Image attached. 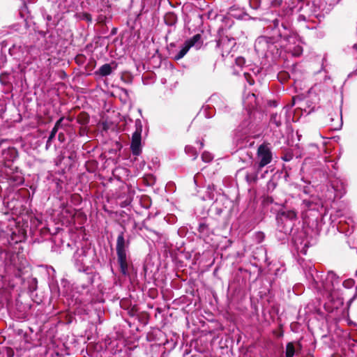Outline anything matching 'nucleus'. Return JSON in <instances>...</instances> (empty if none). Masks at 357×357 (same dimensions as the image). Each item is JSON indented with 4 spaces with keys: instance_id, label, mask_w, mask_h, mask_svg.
I'll return each mask as SVG.
<instances>
[{
    "instance_id": "obj_3",
    "label": "nucleus",
    "mask_w": 357,
    "mask_h": 357,
    "mask_svg": "<svg viewBox=\"0 0 357 357\" xmlns=\"http://www.w3.org/2000/svg\"><path fill=\"white\" fill-rule=\"evenodd\" d=\"M202 44V35L199 33L194 35L192 38L185 41L182 49L175 55L174 60L182 59L193 46H196L197 49H199Z\"/></svg>"
},
{
    "instance_id": "obj_37",
    "label": "nucleus",
    "mask_w": 357,
    "mask_h": 357,
    "mask_svg": "<svg viewBox=\"0 0 357 357\" xmlns=\"http://www.w3.org/2000/svg\"><path fill=\"white\" fill-rule=\"evenodd\" d=\"M88 165H89V163H87V164H86V169H87V170H88L89 172H93V170H91V169H91V167H89V166H88Z\"/></svg>"
},
{
    "instance_id": "obj_12",
    "label": "nucleus",
    "mask_w": 357,
    "mask_h": 357,
    "mask_svg": "<svg viewBox=\"0 0 357 357\" xmlns=\"http://www.w3.org/2000/svg\"><path fill=\"white\" fill-rule=\"evenodd\" d=\"M270 123L275 124L276 127L279 128L282 126L281 117L277 113H273L271 115Z\"/></svg>"
},
{
    "instance_id": "obj_10",
    "label": "nucleus",
    "mask_w": 357,
    "mask_h": 357,
    "mask_svg": "<svg viewBox=\"0 0 357 357\" xmlns=\"http://www.w3.org/2000/svg\"><path fill=\"white\" fill-rule=\"evenodd\" d=\"M198 232L199 237L205 240L210 233L208 225L205 223H200L198 227Z\"/></svg>"
},
{
    "instance_id": "obj_1",
    "label": "nucleus",
    "mask_w": 357,
    "mask_h": 357,
    "mask_svg": "<svg viewBox=\"0 0 357 357\" xmlns=\"http://www.w3.org/2000/svg\"><path fill=\"white\" fill-rule=\"evenodd\" d=\"M130 243L129 240L125 239L124 232H120L116 238V251L119 271L123 275H129V265L131 262L128 252Z\"/></svg>"
},
{
    "instance_id": "obj_38",
    "label": "nucleus",
    "mask_w": 357,
    "mask_h": 357,
    "mask_svg": "<svg viewBox=\"0 0 357 357\" xmlns=\"http://www.w3.org/2000/svg\"><path fill=\"white\" fill-rule=\"evenodd\" d=\"M88 165H89V163H87V164H86V169H87V170H88L89 172H93V170H91V169H91V167H89V166H88Z\"/></svg>"
},
{
    "instance_id": "obj_18",
    "label": "nucleus",
    "mask_w": 357,
    "mask_h": 357,
    "mask_svg": "<svg viewBox=\"0 0 357 357\" xmlns=\"http://www.w3.org/2000/svg\"><path fill=\"white\" fill-rule=\"evenodd\" d=\"M293 153L290 151H287L281 156V159L285 162H289L293 159Z\"/></svg>"
},
{
    "instance_id": "obj_24",
    "label": "nucleus",
    "mask_w": 357,
    "mask_h": 357,
    "mask_svg": "<svg viewBox=\"0 0 357 357\" xmlns=\"http://www.w3.org/2000/svg\"><path fill=\"white\" fill-rule=\"evenodd\" d=\"M64 117H61L59 120L56 121L55 123L53 128H56V130L58 131L59 128L61 126V123L63 121Z\"/></svg>"
},
{
    "instance_id": "obj_31",
    "label": "nucleus",
    "mask_w": 357,
    "mask_h": 357,
    "mask_svg": "<svg viewBox=\"0 0 357 357\" xmlns=\"http://www.w3.org/2000/svg\"><path fill=\"white\" fill-rule=\"evenodd\" d=\"M84 19L86 20L87 21H89V22L91 21V20H92L91 15L89 13H84Z\"/></svg>"
},
{
    "instance_id": "obj_27",
    "label": "nucleus",
    "mask_w": 357,
    "mask_h": 357,
    "mask_svg": "<svg viewBox=\"0 0 357 357\" xmlns=\"http://www.w3.org/2000/svg\"><path fill=\"white\" fill-rule=\"evenodd\" d=\"M137 307L135 306H133L131 309L129 310L128 314L131 317H134V316H137Z\"/></svg>"
},
{
    "instance_id": "obj_15",
    "label": "nucleus",
    "mask_w": 357,
    "mask_h": 357,
    "mask_svg": "<svg viewBox=\"0 0 357 357\" xmlns=\"http://www.w3.org/2000/svg\"><path fill=\"white\" fill-rule=\"evenodd\" d=\"M57 132L58 131L56 130V128H52V130H51L50 136L46 142V149H48L49 147L50 146L51 142L54 139Z\"/></svg>"
},
{
    "instance_id": "obj_22",
    "label": "nucleus",
    "mask_w": 357,
    "mask_h": 357,
    "mask_svg": "<svg viewBox=\"0 0 357 357\" xmlns=\"http://www.w3.org/2000/svg\"><path fill=\"white\" fill-rule=\"evenodd\" d=\"M88 131H89V129L87 128V126H81L79 129L78 134L80 137H82V136H84L85 135H86Z\"/></svg>"
},
{
    "instance_id": "obj_20",
    "label": "nucleus",
    "mask_w": 357,
    "mask_h": 357,
    "mask_svg": "<svg viewBox=\"0 0 357 357\" xmlns=\"http://www.w3.org/2000/svg\"><path fill=\"white\" fill-rule=\"evenodd\" d=\"M75 61L78 65H82L86 61V56L84 54H78L75 56Z\"/></svg>"
},
{
    "instance_id": "obj_7",
    "label": "nucleus",
    "mask_w": 357,
    "mask_h": 357,
    "mask_svg": "<svg viewBox=\"0 0 357 357\" xmlns=\"http://www.w3.org/2000/svg\"><path fill=\"white\" fill-rule=\"evenodd\" d=\"M261 169L253 167L250 169H241L239 172L244 174L245 179L249 185L256 184L258 181V174Z\"/></svg>"
},
{
    "instance_id": "obj_23",
    "label": "nucleus",
    "mask_w": 357,
    "mask_h": 357,
    "mask_svg": "<svg viewBox=\"0 0 357 357\" xmlns=\"http://www.w3.org/2000/svg\"><path fill=\"white\" fill-rule=\"evenodd\" d=\"M303 204L309 209L312 208V205L314 204V202L308 200V199H304L303 201Z\"/></svg>"
},
{
    "instance_id": "obj_2",
    "label": "nucleus",
    "mask_w": 357,
    "mask_h": 357,
    "mask_svg": "<svg viewBox=\"0 0 357 357\" xmlns=\"http://www.w3.org/2000/svg\"><path fill=\"white\" fill-rule=\"evenodd\" d=\"M135 130L132 135L130 150L133 155L138 156L142 153V123L140 119L135 121Z\"/></svg>"
},
{
    "instance_id": "obj_5",
    "label": "nucleus",
    "mask_w": 357,
    "mask_h": 357,
    "mask_svg": "<svg viewBox=\"0 0 357 357\" xmlns=\"http://www.w3.org/2000/svg\"><path fill=\"white\" fill-rule=\"evenodd\" d=\"M257 155L260 159L258 165L259 169H261L267 165L272 160V152L270 148L265 144H262L258 147Z\"/></svg>"
},
{
    "instance_id": "obj_13",
    "label": "nucleus",
    "mask_w": 357,
    "mask_h": 357,
    "mask_svg": "<svg viewBox=\"0 0 357 357\" xmlns=\"http://www.w3.org/2000/svg\"><path fill=\"white\" fill-rule=\"evenodd\" d=\"M295 354V347L294 343L290 342L286 345L285 356L293 357Z\"/></svg>"
},
{
    "instance_id": "obj_4",
    "label": "nucleus",
    "mask_w": 357,
    "mask_h": 357,
    "mask_svg": "<svg viewBox=\"0 0 357 357\" xmlns=\"http://www.w3.org/2000/svg\"><path fill=\"white\" fill-rule=\"evenodd\" d=\"M202 44V35L199 33L194 35L192 38L185 41L182 49L175 55L174 60L182 59L193 46H196L197 49H199Z\"/></svg>"
},
{
    "instance_id": "obj_45",
    "label": "nucleus",
    "mask_w": 357,
    "mask_h": 357,
    "mask_svg": "<svg viewBox=\"0 0 357 357\" xmlns=\"http://www.w3.org/2000/svg\"><path fill=\"white\" fill-rule=\"evenodd\" d=\"M203 145H204V144H203V143H202V142H201V143H200V146H203Z\"/></svg>"
},
{
    "instance_id": "obj_32",
    "label": "nucleus",
    "mask_w": 357,
    "mask_h": 357,
    "mask_svg": "<svg viewBox=\"0 0 357 357\" xmlns=\"http://www.w3.org/2000/svg\"><path fill=\"white\" fill-rule=\"evenodd\" d=\"M273 26L275 28L278 27V25H279V20L278 19H275L273 21Z\"/></svg>"
},
{
    "instance_id": "obj_40",
    "label": "nucleus",
    "mask_w": 357,
    "mask_h": 357,
    "mask_svg": "<svg viewBox=\"0 0 357 357\" xmlns=\"http://www.w3.org/2000/svg\"><path fill=\"white\" fill-rule=\"evenodd\" d=\"M47 20H49V21H50V20H52V17H51V16H50V15H48V16H47Z\"/></svg>"
},
{
    "instance_id": "obj_39",
    "label": "nucleus",
    "mask_w": 357,
    "mask_h": 357,
    "mask_svg": "<svg viewBox=\"0 0 357 357\" xmlns=\"http://www.w3.org/2000/svg\"><path fill=\"white\" fill-rule=\"evenodd\" d=\"M282 335H283V332L282 331L278 333V337H282Z\"/></svg>"
},
{
    "instance_id": "obj_17",
    "label": "nucleus",
    "mask_w": 357,
    "mask_h": 357,
    "mask_svg": "<svg viewBox=\"0 0 357 357\" xmlns=\"http://www.w3.org/2000/svg\"><path fill=\"white\" fill-rule=\"evenodd\" d=\"M62 206L64 208V213L69 215L73 218H74L75 216L77 215V211L74 208H73L71 207H70V208L66 207V205L64 203L62 204Z\"/></svg>"
},
{
    "instance_id": "obj_41",
    "label": "nucleus",
    "mask_w": 357,
    "mask_h": 357,
    "mask_svg": "<svg viewBox=\"0 0 357 357\" xmlns=\"http://www.w3.org/2000/svg\"><path fill=\"white\" fill-rule=\"evenodd\" d=\"M122 91H123L125 92V93H128V90L127 89H123Z\"/></svg>"
},
{
    "instance_id": "obj_8",
    "label": "nucleus",
    "mask_w": 357,
    "mask_h": 357,
    "mask_svg": "<svg viewBox=\"0 0 357 357\" xmlns=\"http://www.w3.org/2000/svg\"><path fill=\"white\" fill-rule=\"evenodd\" d=\"M80 126H87L90 121V116L86 112H81L76 118Z\"/></svg>"
},
{
    "instance_id": "obj_28",
    "label": "nucleus",
    "mask_w": 357,
    "mask_h": 357,
    "mask_svg": "<svg viewBox=\"0 0 357 357\" xmlns=\"http://www.w3.org/2000/svg\"><path fill=\"white\" fill-rule=\"evenodd\" d=\"M15 352L11 347L6 348V356L7 357H13Z\"/></svg>"
},
{
    "instance_id": "obj_34",
    "label": "nucleus",
    "mask_w": 357,
    "mask_h": 357,
    "mask_svg": "<svg viewBox=\"0 0 357 357\" xmlns=\"http://www.w3.org/2000/svg\"><path fill=\"white\" fill-rule=\"evenodd\" d=\"M9 151L12 152V153H15V156L17 155V151L15 148H12L9 150Z\"/></svg>"
},
{
    "instance_id": "obj_29",
    "label": "nucleus",
    "mask_w": 357,
    "mask_h": 357,
    "mask_svg": "<svg viewBox=\"0 0 357 357\" xmlns=\"http://www.w3.org/2000/svg\"><path fill=\"white\" fill-rule=\"evenodd\" d=\"M236 63L238 66H242L245 63L244 58L239 56L236 59Z\"/></svg>"
},
{
    "instance_id": "obj_6",
    "label": "nucleus",
    "mask_w": 357,
    "mask_h": 357,
    "mask_svg": "<svg viewBox=\"0 0 357 357\" xmlns=\"http://www.w3.org/2000/svg\"><path fill=\"white\" fill-rule=\"evenodd\" d=\"M236 45L234 38H229L228 36H221L217 41V47L222 50V55L229 54L230 50Z\"/></svg>"
},
{
    "instance_id": "obj_11",
    "label": "nucleus",
    "mask_w": 357,
    "mask_h": 357,
    "mask_svg": "<svg viewBox=\"0 0 357 357\" xmlns=\"http://www.w3.org/2000/svg\"><path fill=\"white\" fill-rule=\"evenodd\" d=\"M112 72V68L109 63H105L102 65L98 71L96 72V74L99 75L102 77H105L110 75Z\"/></svg>"
},
{
    "instance_id": "obj_35",
    "label": "nucleus",
    "mask_w": 357,
    "mask_h": 357,
    "mask_svg": "<svg viewBox=\"0 0 357 357\" xmlns=\"http://www.w3.org/2000/svg\"><path fill=\"white\" fill-rule=\"evenodd\" d=\"M67 120L70 122H72L73 120H74V117L73 116H67Z\"/></svg>"
},
{
    "instance_id": "obj_43",
    "label": "nucleus",
    "mask_w": 357,
    "mask_h": 357,
    "mask_svg": "<svg viewBox=\"0 0 357 357\" xmlns=\"http://www.w3.org/2000/svg\"><path fill=\"white\" fill-rule=\"evenodd\" d=\"M268 202H273L272 198H271V199H268Z\"/></svg>"
},
{
    "instance_id": "obj_44",
    "label": "nucleus",
    "mask_w": 357,
    "mask_h": 357,
    "mask_svg": "<svg viewBox=\"0 0 357 357\" xmlns=\"http://www.w3.org/2000/svg\"><path fill=\"white\" fill-rule=\"evenodd\" d=\"M215 68V63L213 64V69Z\"/></svg>"
},
{
    "instance_id": "obj_21",
    "label": "nucleus",
    "mask_w": 357,
    "mask_h": 357,
    "mask_svg": "<svg viewBox=\"0 0 357 357\" xmlns=\"http://www.w3.org/2000/svg\"><path fill=\"white\" fill-rule=\"evenodd\" d=\"M202 158L205 162H209L213 160V156L208 152H204L202 155Z\"/></svg>"
},
{
    "instance_id": "obj_9",
    "label": "nucleus",
    "mask_w": 357,
    "mask_h": 357,
    "mask_svg": "<svg viewBox=\"0 0 357 357\" xmlns=\"http://www.w3.org/2000/svg\"><path fill=\"white\" fill-rule=\"evenodd\" d=\"M164 21L167 26H174L177 22V16L173 12L167 13L164 17Z\"/></svg>"
},
{
    "instance_id": "obj_33",
    "label": "nucleus",
    "mask_w": 357,
    "mask_h": 357,
    "mask_svg": "<svg viewBox=\"0 0 357 357\" xmlns=\"http://www.w3.org/2000/svg\"><path fill=\"white\" fill-rule=\"evenodd\" d=\"M77 215L79 216V217H81L84 219H86V215L82 213V212H79L78 213H77Z\"/></svg>"
},
{
    "instance_id": "obj_30",
    "label": "nucleus",
    "mask_w": 357,
    "mask_h": 357,
    "mask_svg": "<svg viewBox=\"0 0 357 357\" xmlns=\"http://www.w3.org/2000/svg\"><path fill=\"white\" fill-rule=\"evenodd\" d=\"M58 139L60 142H63L66 140V137L63 132L59 133Z\"/></svg>"
},
{
    "instance_id": "obj_26",
    "label": "nucleus",
    "mask_w": 357,
    "mask_h": 357,
    "mask_svg": "<svg viewBox=\"0 0 357 357\" xmlns=\"http://www.w3.org/2000/svg\"><path fill=\"white\" fill-rule=\"evenodd\" d=\"M13 181H15V182H17L19 184H22L24 183V178L22 176H13L12 178Z\"/></svg>"
},
{
    "instance_id": "obj_16",
    "label": "nucleus",
    "mask_w": 357,
    "mask_h": 357,
    "mask_svg": "<svg viewBox=\"0 0 357 357\" xmlns=\"http://www.w3.org/2000/svg\"><path fill=\"white\" fill-rule=\"evenodd\" d=\"M137 319L140 322L146 324L149 321V315L146 312H141L137 314Z\"/></svg>"
},
{
    "instance_id": "obj_25",
    "label": "nucleus",
    "mask_w": 357,
    "mask_h": 357,
    "mask_svg": "<svg viewBox=\"0 0 357 357\" xmlns=\"http://www.w3.org/2000/svg\"><path fill=\"white\" fill-rule=\"evenodd\" d=\"M277 187V183L273 181V180H270L268 183V190H274L275 188Z\"/></svg>"
},
{
    "instance_id": "obj_42",
    "label": "nucleus",
    "mask_w": 357,
    "mask_h": 357,
    "mask_svg": "<svg viewBox=\"0 0 357 357\" xmlns=\"http://www.w3.org/2000/svg\"><path fill=\"white\" fill-rule=\"evenodd\" d=\"M268 202H273L272 198H271V199H268Z\"/></svg>"
},
{
    "instance_id": "obj_36",
    "label": "nucleus",
    "mask_w": 357,
    "mask_h": 357,
    "mask_svg": "<svg viewBox=\"0 0 357 357\" xmlns=\"http://www.w3.org/2000/svg\"><path fill=\"white\" fill-rule=\"evenodd\" d=\"M208 189L213 190H215V185H208Z\"/></svg>"
},
{
    "instance_id": "obj_14",
    "label": "nucleus",
    "mask_w": 357,
    "mask_h": 357,
    "mask_svg": "<svg viewBox=\"0 0 357 357\" xmlns=\"http://www.w3.org/2000/svg\"><path fill=\"white\" fill-rule=\"evenodd\" d=\"M280 215L288 219L293 220L296 218V213L294 211H282L281 212Z\"/></svg>"
},
{
    "instance_id": "obj_19",
    "label": "nucleus",
    "mask_w": 357,
    "mask_h": 357,
    "mask_svg": "<svg viewBox=\"0 0 357 357\" xmlns=\"http://www.w3.org/2000/svg\"><path fill=\"white\" fill-rule=\"evenodd\" d=\"M249 4L252 9L257 10L260 7L261 0H249Z\"/></svg>"
}]
</instances>
